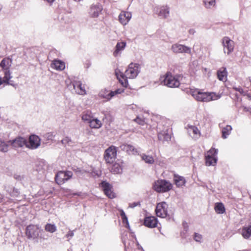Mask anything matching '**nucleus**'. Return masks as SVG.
<instances>
[{"mask_svg": "<svg viewBox=\"0 0 251 251\" xmlns=\"http://www.w3.org/2000/svg\"><path fill=\"white\" fill-rule=\"evenodd\" d=\"M140 71V67L137 63H131L126 70L125 74L119 70L115 71L116 75L121 85L126 87L128 85L127 78L133 79L137 77Z\"/></svg>", "mask_w": 251, "mask_h": 251, "instance_id": "1", "label": "nucleus"}, {"mask_svg": "<svg viewBox=\"0 0 251 251\" xmlns=\"http://www.w3.org/2000/svg\"><path fill=\"white\" fill-rule=\"evenodd\" d=\"M188 93L198 101L208 102L220 98L214 93H203L198 89H190Z\"/></svg>", "mask_w": 251, "mask_h": 251, "instance_id": "2", "label": "nucleus"}, {"mask_svg": "<svg viewBox=\"0 0 251 251\" xmlns=\"http://www.w3.org/2000/svg\"><path fill=\"white\" fill-rule=\"evenodd\" d=\"M40 226L37 225H30L26 227L25 234L29 239H37L38 237L42 238L41 232L42 230H40Z\"/></svg>", "mask_w": 251, "mask_h": 251, "instance_id": "3", "label": "nucleus"}, {"mask_svg": "<svg viewBox=\"0 0 251 251\" xmlns=\"http://www.w3.org/2000/svg\"><path fill=\"white\" fill-rule=\"evenodd\" d=\"M154 190L159 193L166 192L172 188V184L165 180H158L153 185Z\"/></svg>", "mask_w": 251, "mask_h": 251, "instance_id": "4", "label": "nucleus"}, {"mask_svg": "<svg viewBox=\"0 0 251 251\" xmlns=\"http://www.w3.org/2000/svg\"><path fill=\"white\" fill-rule=\"evenodd\" d=\"M162 82L165 85L170 88L178 87L180 85L177 77L172 75L170 72L167 73L164 75Z\"/></svg>", "mask_w": 251, "mask_h": 251, "instance_id": "5", "label": "nucleus"}, {"mask_svg": "<svg viewBox=\"0 0 251 251\" xmlns=\"http://www.w3.org/2000/svg\"><path fill=\"white\" fill-rule=\"evenodd\" d=\"M117 149L114 146L108 148L104 152V159L107 163L111 164L114 162L117 157Z\"/></svg>", "mask_w": 251, "mask_h": 251, "instance_id": "6", "label": "nucleus"}, {"mask_svg": "<svg viewBox=\"0 0 251 251\" xmlns=\"http://www.w3.org/2000/svg\"><path fill=\"white\" fill-rule=\"evenodd\" d=\"M73 176L71 171H60L55 176V181L58 184L61 185L69 180Z\"/></svg>", "mask_w": 251, "mask_h": 251, "instance_id": "7", "label": "nucleus"}, {"mask_svg": "<svg viewBox=\"0 0 251 251\" xmlns=\"http://www.w3.org/2000/svg\"><path fill=\"white\" fill-rule=\"evenodd\" d=\"M171 50L175 53H188L191 54V48L186 46L176 43L172 45Z\"/></svg>", "mask_w": 251, "mask_h": 251, "instance_id": "8", "label": "nucleus"}, {"mask_svg": "<svg viewBox=\"0 0 251 251\" xmlns=\"http://www.w3.org/2000/svg\"><path fill=\"white\" fill-rule=\"evenodd\" d=\"M168 204L165 202L158 203L156 206L155 212L157 216L165 218L167 216Z\"/></svg>", "mask_w": 251, "mask_h": 251, "instance_id": "9", "label": "nucleus"}, {"mask_svg": "<svg viewBox=\"0 0 251 251\" xmlns=\"http://www.w3.org/2000/svg\"><path fill=\"white\" fill-rule=\"evenodd\" d=\"M40 145V139L35 135H31L28 141L26 140V147L31 149H35L39 147Z\"/></svg>", "mask_w": 251, "mask_h": 251, "instance_id": "10", "label": "nucleus"}, {"mask_svg": "<svg viewBox=\"0 0 251 251\" xmlns=\"http://www.w3.org/2000/svg\"><path fill=\"white\" fill-rule=\"evenodd\" d=\"M224 51L229 54L234 49V42L227 37H224L222 39Z\"/></svg>", "mask_w": 251, "mask_h": 251, "instance_id": "11", "label": "nucleus"}, {"mask_svg": "<svg viewBox=\"0 0 251 251\" xmlns=\"http://www.w3.org/2000/svg\"><path fill=\"white\" fill-rule=\"evenodd\" d=\"M100 186L102 188L104 194L109 198L112 199L115 197V194L112 191V186L106 181L101 182Z\"/></svg>", "mask_w": 251, "mask_h": 251, "instance_id": "12", "label": "nucleus"}, {"mask_svg": "<svg viewBox=\"0 0 251 251\" xmlns=\"http://www.w3.org/2000/svg\"><path fill=\"white\" fill-rule=\"evenodd\" d=\"M154 11L159 16L163 18H166L169 15V8L167 6H156Z\"/></svg>", "mask_w": 251, "mask_h": 251, "instance_id": "13", "label": "nucleus"}, {"mask_svg": "<svg viewBox=\"0 0 251 251\" xmlns=\"http://www.w3.org/2000/svg\"><path fill=\"white\" fill-rule=\"evenodd\" d=\"M158 138L160 141L162 142L170 140L171 135L167 127H164L163 130L158 131Z\"/></svg>", "mask_w": 251, "mask_h": 251, "instance_id": "14", "label": "nucleus"}, {"mask_svg": "<svg viewBox=\"0 0 251 251\" xmlns=\"http://www.w3.org/2000/svg\"><path fill=\"white\" fill-rule=\"evenodd\" d=\"M131 16V13L123 11L119 15V21L123 25H126L130 20Z\"/></svg>", "mask_w": 251, "mask_h": 251, "instance_id": "15", "label": "nucleus"}, {"mask_svg": "<svg viewBox=\"0 0 251 251\" xmlns=\"http://www.w3.org/2000/svg\"><path fill=\"white\" fill-rule=\"evenodd\" d=\"M72 84L76 93L81 95H84L86 94L85 87L82 85L81 81L79 80H74L72 82Z\"/></svg>", "mask_w": 251, "mask_h": 251, "instance_id": "16", "label": "nucleus"}, {"mask_svg": "<svg viewBox=\"0 0 251 251\" xmlns=\"http://www.w3.org/2000/svg\"><path fill=\"white\" fill-rule=\"evenodd\" d=\"M187 132L193 139H198L201 136V132L199 129L194 126H187Z\"/></svg>", "mask_w": 251, "mask_h": 251, "instance_id": "17", "label": "nucleus"}, {"mask_svg": "<svg viewBox=\"0 0 251 251\" xmlns=\"http://www.w3.org/2000/svg\"><path fill=\"white\" fill-rule=\"evenodd\" d=\"M102 9L101 5L99 3L93 4L90 7L89 14L92 17H97L102 11Z\"/></svg>", "mask_w": 251, "mask_h": 251, "instance_id": "18", "label": "nucleus"}, {"mask_svg": "<svg viewBox=\"0 0 251 251\" xmlns=\"http://www.w3.org/2000/svg\"><path fill=\"white\" fill-rule=\"evenodd\" d=\"M9 143L14 148H20L24 146H26V140L23 137H18L12 141H9Z\"/></svg>", "mask_w": 251, "mask_h": 251, "instance_id": "19", "label": "nucleus"}, {"mask_svg": "<svg viewBox=\"0 0 251 251\" xmlns=\"http://www.w3.org/2000/svg\"><path fill=\"white\" fill-rule=\"evenodd\" d=\"M144 224L150 228L155 227L157 226V220L153 216L148 217L145 218Z\"/></svg>", "mask_w": 251, "mask_h": 251, "instance_id": "20", "label": "nucleus"}, {"mask_svg": "<svg viewBox=\"0 0 251 251\" xmlns=\"http://www.w3.org/2000/svg\"><path fill=\"white\" fill-rule=\"evenodd\" d=\"M120 148L121 150L126 151L129 154H136L138 153L137 150L130 145L123 144Z\"/></svg>", "mask_w": 251, "mask_h": 251, "instance_id": "21", "label": "nucleus"}, {"mask_svg": "<svg viewBox=\"0 0 251 251\" xmlns=\"http://www.w3.org/2000/svg\"><path fill=\"white\" fill-rule=\"evenodd\" d=\"M123 162L118 160L112 165L111 172L115 174H121L123 172Z\"/></svg>", "mask_w": 251, "mask_h": 251, "instance_id": "22", "label": "nucleus"}, {"mask_svg": "<svg viewBox=\"0 0 251 251\" xmlns=\"http://www.w3.org/2000/svg\"><path fill=\"white\" fill-rule=\"evenodd\" d=\"M126 42H118L115 47V50L113 52V55L115 57L118 56L126 47Z\"/></svg>", "mask_w": 251, "mask_h": 251, "instance_id": "23", "label": "nucleus"}, {"mask_svg": "<svg viewBox=\"0 0 251 251\" xmlns=\"http://www.w3.org/2000/svg\"><path fill=\"white\" fill-rule=\"evenodd\" d=\"M241 234L244 238L249 239L251 237V225L243 227L241 229Z\"/></svg>", "mask_w": 251, "mask_h": 251, "instance_id": "24", "label": "nucleus"}, {"mask_svg": "<svg viewBox=\"0 0 251 251\" xmlns=\"http://www.w3.org/2000/svg\"><path fill=\"white\" fill-rule=\"evenodd\" d=\"M51 67L56 70L62 71L65 69V65L63 62L58 60H55L51 64Z\"/></svg>", "mask_w": 251, "mask_h": 251, "instance_id": "25", "label": "nucleus"}, {"mask_svg": "<svg viewBox=\"0 0 251 251\" xmlns=\"http://www.w3.org/2000/svg\"><path fill=\"white\" fill-rule=\"evenodd\" d=\"M217 76L220 80L226 81L227 77L226 68L224 67L220 68L217 72Z\"/></svg>", "mask_w": 251, "mask_h": 251, "instance_id": "26", "label": "nucleus"}, {"mask_svg": "<svg viewBox=\"0 0 251 251\" xmlns=\"http://www.w3.org/2000/svg\"><path fill=\"white\" fill-rule=\"evenodd\" d=\"M174 180L176 185L178 187L183 186L186 182L184 177L177 175H174Z\"/></svg>", "mask_w": 251, "mask_h": 251, "instance_id": "27", "label": "nucleus"}, {"mask_svg": "<svg viewBox=\"0 0 251 251\" xmlns=\"http://www.w3.org/2000/svg\"><path fill=\"white\" fill-rule=\"evenodd\" d=\"M216 157L205 155V163L207 166H214L217 163Z\"/></svg>", "mask_w": 251, "mask_h": 251, "instance_id": "28", "label": "nucleus"}, {"mask_svg": "<svg viewBox=\"0 0 251 251\" xmlns=\"http://www.w3.org/2000/svg\"><path fill=\"white\" fill-rule=\"evenodd\" d=\"M88 124L91 128H99L102 125L101 122L99 119L94 117Z\"/></svg>", "mask_w": 251, "mask_h": 251, "instance_id": "29", "label": "nucleus"}, {"mask_svg": "<svg viewBox=\"0 0 251 251\" xmlns=\"http://www.w3.org/2000/svg\"><path fill=\"white\" fill-rule=\"evenodd\" d=\"M202 2L206 9H212L216 5V0H202Z\"/></svg>", "mask_w": 251, "mask_h": 251, "instance_id": "30", "label": "nucleus"}, {"mask_svg": "<svg viewBox=\"0 0 251 251\" xmlns=\"http://www.w3.org/2000/svg\"><path fill=\"white\" fill-rule=\"evenodd\" d=\"M99 96L107 100H109L112 98L110 92L106 89L101 90L99 93Z\"/></svg>", "mask_w": 251, "mask_h": 251, "instance_id": "31", "label": "nucleus"}, {"mask_svg": "<svg viewBox=\"0 0 251 251\" xmlns=\"http://www.w3.org/2000/svg\"><path fill=\"white\" fill-rule=\"evenodd\" d=\"M232 127L229 125H227L226 127L222 129V137L226 139L230 134Z\"/></svg>", "mask_w": 251, "mask_h": 251, "instance_id": "32", "label": "nucleus"}, {"mask_svg": "<svg viewBox=\"0 0 251 251\" xmlns=\"http://www.w3.org/2000/svg\"><path fill=\"white\" fill-rule=\"evenodd\" d=\"M214 209L216 213L218 214H223L225 211V206L221 202L216 203Z\"/></svg>", "mask_w": 251, "mask_h": 251, "instance_id": "33", "label": "nucleus"}, {"mask_svg": "<svg viewBox=\"0 0 251 251\" xmlns=\"http://www.w3.org/2000/svg\"><path fill=\"white\" fill-rule=\"evenodd\" d=\"M93 118V116L88 111L83 113L82 116V120L87 123H89Z\"/></svg>", "mask_w": 251, "mask_h": 251, "instance_id": "34", "label": "nucleus"}, {"mask_svg": "<svg viewBox=\"0 0 251 251\" xmlns=\"http://www.w3.org/2000/svg\"><path fill=\"white\" fill-rule=\"evenodd\" d=\"M141 157L142 160L147 163L151 164L154 163V159L152 156L143 154L142 155Z\"/></svg>", "mask_w": 251, "mask_h": 251, "instance_id": "35", "label": "nucleus"}, {"mask_svg": "<svg viewBox=\"0 0 251 251\" xmlns=\"http://www.w3.org/2000/svg\"><path fill=\"white\" fill-rule=\"evenodd\" d=\"M45 229L47 232L53 233L56 230V226L54 224H47L45 226Z\"/></svg>", "mask_w": 251, "mask_h": 251, "instance_id": "36", "label": "nucleus"}, {"mask_svg": "<svg viewBox=\"0 0 251 251\" xmlns=\"http://www.w3.org/2000/svg\"><path fill=\"white\" fill-rule=\"evenodd\" d=\"M120 214H121L123 223L126 224V226L127 227H129V223L128 222V219H127V218L123 210H120Z\"/></svg>", "mask_w": 251, "mask_h": 251, "instance_id": "37", "label": "nucleus"}, {"mask_svg": "<svg viewBox=\"0 0 251 251\" xmlns=\"http://www.w3.org/2000/svg\"><path fill=\"white\" fill-rule=\"evenodd\" d=\"M61 143L63 145L66 146H73L74 142L69 137H65L61 140Z\"/></svg>", "mask_w": 251, "mask_h": 251, "instance_id": "38", "label": "nucleus"}, {"mask_svg": "<svg viewBox=\"0 0 251 251\" xmlns=\"http://www.w3.org/2000/svg\"><path fill=\"white\" fill-rule=\"evenodd\" d=\"M8 145L0 140V151L2 152L8 151Z\"/></svg>", "mask_w": 251, "mask_h": 251, "instance_id": "39", "label": "nucleus"}, {"mask_svg": "<svg viewBox=\"0 0 251 251\" xmlns=\"http://www.w3.org/2000/svg\"><path fill=\"white\" fill-rule=\"evenodd\" d=\"M47 168V165L43 162L40 163L37 168V171L41 173H44L45 170Z\"/></svg>", "mask_w": 251, "mask_h": 251, "instance_id": "40", "label": "nucleus"}, {"mask_svg": "<svg viewBox=\"0 0 251 251\" xmlns=\"http://www.w3.org/2000/svg\"><path fill=\"white\" fill-rule=\"evenodd\" d=\"M218 150L215 148H211L208 151H207L206 155H210V156L216 157V155L218 153Z\"/></svg>", "mask_w": 251, "mask_h": 251, "instance_id": "41", "label": "nucleus"}, {"mask_svg": "<svg viewBox=\"0 0 251 251\" xmlns=\"http://www.w3.org/2000/svg\"><path fill=\"white\" fill-rule=\"evenodd\" d=\"M124 92V90L121 89H118L114 91H110V94L111 95V97L113 98L115 95L119 94H121Z\"/></svg>", "mask_w": 251, "mask_h": 251, "instance_id": "42", "label": "nucleus"}, {"mask_svg": "<svg viewBox=\"0 0 251 251\" xmlns=\"http://www.w3.org/2000/svg\"><path fill=\"white\" fill-rule=\"evenodd\" d=\"M194 239L196 242H201V240L202 239V236H201V235L199 233H195V235H194Z\"/></svg>", "mask_w": 251, "mask_h": 251, "instance_id": "43", "label": "nucleus"}, {"mask_svg": "<svg viewBox=\"0 0 251 251\" xmlns=\"http://www.w3.org/2000/svg\"><path fill=\"white\" fill-rule=\"evenodd\" d=\"M134 121L140 125H144L145 124V121L139 117H137Z\"/></svg>", "mask_w": 251, "mask_h": 251, "instance_id": "44", "label": "nucleus"}, {"mask_svg": "<svg viewBox=\"0 0 251 251\" xmlns=\"http://www.w3.org/2000/svg\"><path fill=\"white\" fill-rule=\"evenodd\" d=\"M74 232L73 231H70L69 232L66 234V236L67 238L69 237H72L74 236Z\"/></svg>", "mask_w": 251, "mask_h": 251, "instance_id": "45", "label": "nucleus"}, {"mask_svg": "<svg viewBox=\"0 0 251 251\" xmlns=\"http://www.w3.org/2000/svg\"><path fill=\"white\" fill-rule=\"evenodd\" d=\"M138 205V203L136 202H133L132 203H130L129 205V207L130 208H134L136 207Z\"/></svg>", "mask_w": 251, "mask_h": 251, "instance_id": "46", "label": "nucleus"}, {"mask_svg": "<svg viewBox=\"0 0 251 251\" xmlns=\"http://www.w3.org/2000/svg\"><path fill=\"white\" fill-rule=\"evenodd\" d=\"M234 89L236 91H238V92H239L241 94H243L244 93L243 90L240 87L234 88Z\"/></svg>", "mask_w": 251, "mask_h": 251, "instance_id": "47", "label": "nucleus"}, {"mask_svg": "<svg viewBox=\"0 0 251 251\" xmlns=\"http://www.w3.org/2000/svg\"><path fill=\"white\" fill-rule=\"evenodd\" d=\"M47 2H48L49 3H52L53 2L54 0H46Z\"/></svg>", "mask_w": 251, "mask_h": 251, "instance_id": "48", "label": "nucleus"}, {"mask_svg": "<svg viewBox=\"0 0 251 251\" xmlns=\"http://www.w3.org/2000/svg\"><path fill=\"white\" fill-rule=\"evenodd\" d=\"M190 32L194 33V30L193 29H191V30H190Z\"/></svg>", "mask_w": 251, "mask_h": 251, "instance_id": "49", "label": "nucleus"}, {"mask_svg": "<svg viewBox=\"0 0 251 251\" xmlns=\"http://www.w3.org/2000/svg\"><path fill=\"white\" fill-rule=\"evenodd\" d=\"M74 195H78V196H79V195H80V194H78V193H75V194H74Z\"/></svg>", "mask_w": 251, "mask_h": 251, "instance_id": "50", "label": "nucleus"}, {"mask_svg": "<svg viewBox=\"0 0 251 251\" xmlns=\"http://www.w3.org/2000/svg\"><path fill=\"white\" fill-rule=\"evenodd\" d=\"M2 200H3L2 198H0V203L2 202Z\"/></svg>", "mask_w": 251, "mask_h": 251, "instance_id": "51", "label": "nucleus"}, {"mask_svg": "<svg viewBox=\"0 0 251 251\" xmlns=\"http://www.w3.org/2000/svg\"><path fill=\"white\" fill-rule=\"evenodd\" d=\"M3 84V86H5V84H6V85H8V84H6V83H3L2 84Z\"/></svg>", "mask_w": 251, "mask_h": 251, "instance_id": "52", "label": "nucleus"}, {"mask_svg": "<svg viewBox=\"0 0 251 251\" xmlns=\"http://www.w3.org/2000/svg\"><path fill=\"white\" fill-rule=\"evenodd\" d=\"M248 251L247 250H242V251Z\"/></svg>", "mask_w": 251, "mask_h": 251, "instance_id": "53", "label": "nucleus"}, {"mask_svg": "<svg viewBox=\"0 0 251 251\" xmlns=\"http://www.w3.org/2000/svg\"><path fill=\"white\" fill-rule=\"evenodd\" d=\"M1 6L0 5V11L1 10Z\"/></svg>", "mask_w": 251, "mask_h": 251, "instance_id": "54", "label": "nucleus"}]
</instances>
